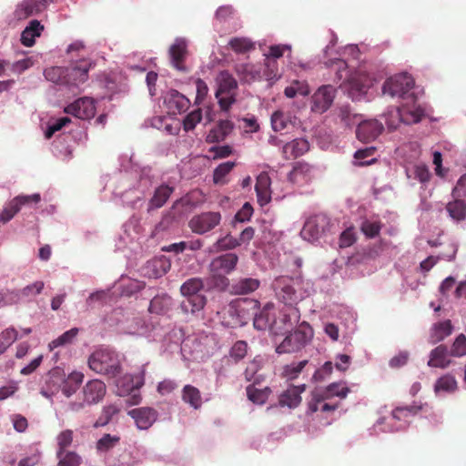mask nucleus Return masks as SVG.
<instances>
[{"label": "nucleus", "mask_w": 466, "mask_h": 466, "mask_svg": "<svg viewBox=\"0 0 466 466\" xmlns=\"http://www.w3.org/2000/svg\"><path fill=\"white\" fill-rule=\"evenodd\" d=\"M119 410L120 408L116 404H108L104 406L100 416L93 425L94 428H99L107 425L113 417L119 412Z\"/></svg>", "instance_id": "e2e57ef3"}, {"label": "nucleus", "mask_w": 466, "mask_h": 466, "mask_svg": "<svg viewBox=\"0 0 466 466\" xmlns=\"http://www.w3.org/2000/svg\"><path fill=\"white\" fill-rule=\"evenodd\" d=\"M458 390V381L456 378L446 373L438 378L433 385V391L437 397H444L452 394Z\"/></svg>", "instance_id": "e433bc0d"}, {"label": "nucleus", "mask_w": 466, "mask_h": 466, "mask_svg": "<svg viewBox=\"0 0 466 466\" xmlns=\"http://www.w3.org/2000/svg\"><path fill=\"white\" fill-rule=\"evenodd\" d=\"M406 176L410 180H417L421 184V189H428L431 174L426 165H415L411 167H406Z\"/></svg>", "instance_id": "37998d69"}, {"label": "nucleus", "mask_w": 466, "mask_h": 466, "mask_svg": "<svg viewBox=\"0 0 466 466\" xmlns=\"http://www.w3.org/2000/svg\"><path fill=\"white\" fill-rule=\"evenodd\" d=\"M380 221L377 216L364 218L361 220L360 229L367 238H372L377 237L380 231Z\"/></svg>", "instance_id": "13d9d810"}, {"label": "nucleus", "mask_w": 466, "mask_h": 466, "mask_svg": "<svg viewBox=\"0 0 466 466\" xmlns=\"http://www.w3.org/2000/svg\"><path fill=\"white\" fill-rule=\"evenodd\" d=\"M446 209L450 217L459 222L466 219V201L461 198H454L452 202H449Z\"/></svg>", "instance_id": "4d7b16f0"}, {"label": "nucleus", "mask_w": 466, "mask_h": 466, "mask_svg": "<svg viewBox=\"0 0 466 466\" xmlns=\"http://www.w3.org/2000/svg\"><path fill=\"white\" fill-rule=\"evenodd\" d=\"M78 333H79V329H77V328H72V329L66 330L62 335H60L56 339H53L48 344L49 350L53 351L56 348L71 345L76 339Z\"/></svg>", "instance_id": "6e6d98bb"}, {"label": "nucleus", "mask_w": 466, "mask_h": 466, "mask_svg": "<svg viewBox=\"0 0 466 466\" xmlns=\"http://www.w3.org/2000/svg\"><path fill=\"white\" fill-rule=\"evenodd\" d=\"M414 79L411 75L402 72L387 78L382 85V94L391 97H405L413 88Z\"/></svg>", "instance_id": "ddd939ff"}, {"label": "nucleus", "mask_w": 466, "mask_h": 466, "mask_svg": "<svg viewBox=\"0 0 466 466\" xmlns=\"http://www.w3.org/2000/svg\"><path fill=\"white\" fill-rule=\"evenodd\" d=\"M171 262L164 255L154 257L147 260L140 268L142 276L148 279H159L170 269Z\"/></svg>", "instance_id": "412c9836"}, {"label": "nucleus", "mask_w": 466, "mask_h": 466, "mask_svg": "<svg viewBox=\"0 0 466 466\" xmlns=\"http://www.w3.org/2000/svg\"><path fill=\"white\" fill-rule=\"evenodd\" d=\"M259 280L254 278H242L235 281L231 286V290L237 295L249 294L257 290L259 287Z\"/></svg>", "instance_id": "09e8293b"}, {"label": "nucleus", "mask_w": 466, "mask_h": 466, "mask_svg": "<svg viewBox=\"0 0 466 466\" xmlns=\"http://www.w3.org/2000/svg\"><path fill=\"white\" fill-rule=\"evenodd\" d=\"M187 40L183 37H177L169 47L170 63L175 69L179 72L186 73L188 71L185 64L187 56Z\"/></svg>", "instance_id": "b1692460"}, {"label": "nucleus", "mask_w": 466, "mask_h": 466, "mask_svg": "<svg viewBox=\"0 0 466 466\" xmlns=\"http://www.w3.org/2000/svg\"><path fill=\"white\" fill-rule=\"evenodd\" d=\"M41 200L39 193L31 195H19L6 202L0 213V226L11 221L14 217L21 210L23 206L37 204Z\"/></svg>", "instance_id": "2eb2a0df"}, {"label": "nucleus", "mask_w": 466, "mask_h": 466, "mask_svg": "<svg viewBox=\"0 0 466 466\" xmlns=\"http://www.w3.org/2000/svg\"><path fill=\"white\" fill-rule=\"evenodd\" d=\"M174 191V187L167 184H161L155 188L153 196L150 198L147 204V212L153 209L160 208L165 205L169 197Z\"/></svg>", "instance_id": "79ce46f5"}, {"label": "nucleus", "mask_w": 466, "mask_h": 466, "mask_svg": "<svg viewBox=\"0 0 466 466\" xmlns=\"http://www.w3.org/2000/svg\"><path fill=\"white\" fill-rule=\"evenodd\" d=\"M240 244L238 242V238L233 237L230 234H228L224 237L219 238L212 246L211 251H226L231 250L239 247Z\"/></svg>", "instance_id": "774afa93"}, {"label": "nucleus", "mask_w": 466, "mask_h": 466, "mask_svg": "<svg viewBox=\"0 0 466 466\" xmlns=\"http://www.w3.org/2000/svg\"><path fill=\"white\" fill-rule=\"evenodd\" d=\"M218 349L214 334H200L186 338L180 347L185 359L203 361L211 356Z\"/></svg>", "instance_id": "423d86ee"}, {"label": "nucleus", "mask_w": 466, "mask_h": 466, "mask_svg": "<svg viewBox=\"0 0 466 466\" xmlns=\"http://www.w3.org/2000/svg\"><path fill=\"white\" fill-rule=\"evenodd\" d=\"M451 352L444 344L435 347L429 353L428 367L445 370L449 368L452 360H451Z\"/></svg>", "instance_id": "f704fd0d"}, {"label": "nucleus", "mask_w": 466, "mask_h": 466, "mask_svg": "<svg viewBox=\"0 0 466 466\" xmlns=\"http://www.w3.org/2000/svg\"><path fill=\"white\" fill-rule=\"evenodd\" d=\"M310 93L309 86L306 81L294 80L290 86H287L284 90V94L289 98H293L299 95L307 96Z\"/></svg>", "instance_id": "0e129e2a"}, {"label": "nucleus", "mask_w": 466, "mask_h": 466, "mask_svg": "<svg viewBox=\"0 0 466 466\" xmlns=\"http://www.w3.org/2000/svg\"><path fill=\"white\" fill-rule=\"evenodd\" d=\"M425 115V110L419 104H405L401 107H389L381 117L390 130L396 129L400 123L411 125L419 123Z\"/></svg>", "instance_id": "0eeeda50"}, {"label": "nucleus", "mask_w": 466, "mask_h": 466, "mask_svg": "<svg viewBox=\"0 0 466 466\" xmlns=\"http://www.w3.org/2000/svg\"><path fill=\"white\" fill-rule=\"evenodd\" d=\"M66 69L63 66H52L49 68L45 69L44 76L46 80L61 85L66 86Z\"/></svg>", "instance_id": "69168bd1"}, {"label": "nucleus", "mask_w": 466, "mask_h": 466, "mask_svg": "<svg viewBox=\"0 0 466 466\" xmlns=\"http://www.w3.org/2000/svg\"><path fill=\"white\" fill-rule=\"evenodd\" d=\"M453 329L450 319L434 323L430 329L429 342L432 345L441 342L453 332Z\"/></svg>", "instance_id": "ea45409f"}, {"label": "nucleus", "mask_w": 466, "mask_h": 466, "mask_svg": "<svg viewBox=\"0 0 466 466\" xmlns=\"http://www.w3.org/2000/svg\"><path fill=\"white\" fill-rule=\"evenodd\" d=\"M300 319V312L294 305H286L280 312L278 319L279 326L281 327L279 333L287 331L289 329L297 324Z\"/></svg>", "instance_id": "a19ab883"}, {"label": "nucleus", "mask_w": 466, "mask_h": 466, "mask_svg": "<svg viewBox=\"0 0 466 466\" xmlns=\"http://www.w3.org/2000/svg\"><path fill=\"white\" fill-rule=\"evenodd\" d=\"M45 288V283L41 280L35 281L31 284L26 285L20 290H12L13 293L17 295V303L21 299L32 300L37 295H39Z\"/></svg>", "instance_id": "5fc2aeb1"}, {"label": "nucleus", "mask_w": 466, "mask_h": 466, "mask_svg": "<svg viewBox=\"0 0 466 466\" xmlns=\"http://www.w3.org/2000/svg\"><path fill=\"white\" fill-rule=\"evenodd\" d=\"M336 88L331 85L319 86L310 98V110L315 114L327 112L336 96Z\"/></svg>", "instance_id": "6ab92c4d"}, {"label": "nucleus", "mask_w": 466, "mask_h": 466, "mask_svg": "<svg viewBox=\"0 0 466 466\" xmlns=\"http://www.w3.org/2000/svg\"><path fill=\"white\" fill-rule=\"evenodd\" d=\"M104 321L110 326H119L122 332L146 338L148 341H159L167 330L156 319L147 321L137 317H130L122 308L114 309Z\"/></svg>", "instance_id": "f03ea898"}, {"label": "nucleus", "mask_w": 466, "mask_h": 466, "mask_svg": "<svg viewBox=\"0 0 466 466\" xmlns=\"http://www.w3.org/2000/svg\"><path fill=\"white\" fill-rule=\"evenodd\" d=\"M238 262V256L236 253L228 252L212 258L208 269L214 278H221V281L227 285L228 279L226 276L236 269Z\"/></svg>", "instance_id": "4468645a"}, {"label": "nucleus", "mask_w": 466, "mask_h": 466, "mask_svg": "<svg viewBox=\"0 0 466 466\" xmlns=\"http://www.w3.org/2000/svg\"><path fill=\"white\" fill-rule=\"evenodd\" d=\"M313 330L307 322H302L298 329L289 332L283 341L277 346L278 354L292 353L300 350L312 339Z\"/></svg>", "instance_id": "9b49d317"}, {"label": "nucleus", "mask_w": 466, "mask_h": 466, "mask_svg": "<svg viewBox=\"0 0 466 466\" xmlns=\"http://www.w3.org/2000/svg\"><path fill=\"white\" fill-rule=\"evenodd\" d=\"M56 466H81L82 457L75 451H69L56 454Z\"/></svg>", "instance_id": "680f3d73"}, {"label": "nucleus", "mask_w": 466, "mask_h": 466, "mask_svg": "<svg viewBox=\"0 0 466 466\" xmlns=\"http://www.w3.org/2000/svg\"><path fill=\"white\" fill-rule=\"evenodd\" d=\"M420 410L427 412L429 407L427 404H412L410 406L397 407L388 418H380L373 427L370 430V435H377L380 432H395L405 430L410 418L416 415Z\"/></svg>", "instance_id": "7ed1b4c3"}, {"label": "nucleus", "mask_w": 466, "mask_h": 466, "mask_svg": "<svg viewBox=\"0 0 466 466\" xmlns=\"http://www.w3.org/2000/svg\"><path fill=\"white\" fill-rule=\"evenodd\" d=\"M83 374L80 372H72L66 379L62 380L60 388L62 393L69 398L76 392L83 381Z\"/></svg>", "instance_id": "de8ad7c7"}, {"label": "nucleus", "mask_w": 466, "mask_h": 466, "mask_svg": "<svg viewBox=\"0 0 466 466\" xmlns=\"http://www.w3.org/2000/svg\"><path fill=\"white\" fill-rule=\"evenodd\" d=\"M330 218L325 214L309 217L300 231L303 239L315 242L330 230Z\"/></svg>", "instance_id": "f8f14e48"}, {"label": "nucleus", "mask_w": 466, "mask_h": 466, "mask_svg": "<svg viewBox=\"0 0 466 466\" xmlns=\"http://www.w3.org/2000/svg\"><path fill=\"white\" fill-rule=\"evenodd\" d=\"M146 367L147 364H144L137 373H126L116 381L117 395L129 396L127 400L129 405H137L141 401L139 390L145 384Z\"/></svg>", "instance_id": "1a4fd4ad"}, {"label": "nucleus", "mask_w": 466, "mask_h": 466, "mask_svg": "<svg viewBox=\"0 0 466 466\" xmlns=\"http://www.w3.org/2000/svg\"><path fill=\"white\" fill-rule=\"evenodd\" d=\"M119 442L118 435L104 434L96 443L97 455L103 458L106 466H134L137 461L129 452L123 451L117 458L111 453Z\"/></svg>", "instance_id": "6e6552de"}, {"label": "nucleus", "mask_w": 466, "mask_h": 466, "mask_svg": "<svg viewBox=\"0 0 466 466\" xmlns=\"http://www.w3.org/2000/svg\"><path fill=\"white\" fill-rule=\"evenodd\" d=\"M328 399L321 389H316L310 393V397L307 403V414L310 415L319 410L322 412L333 411L338 408L337 404L327 402Z\"/></svg>", "instance_id": "72a5a7b5"}, {"label": "nucleus", "mask_w": 466, "mask_h": 466, "mask_svg": "<svg viewBox=\"0 0 466 466\" xmlns=\"http://www.w3.org/2000/svg\"><path fill=\"white\" fill-rule=\"evenodd\" d=\"M236 72L241 80L251 82L261 78V66L250 63H242L236 66Z\"/></svg>", "instance_id": "49530a36"}, {"label": "nucleus", "mask_w": 466, "mask_h": 466, "mask_svg": "<svg viewBox=\"0 0 466 466\" xmlns=\"http://www.w3.org/2000/svg\"><path fill=\"white\" fill-rule=\"evenodd\" d=\"M152 186L150 169L140 168L127 157H121V169L111 175L106 185L124 206L132 209H138L144 206Z\"/></svg>", "instance_id": "f257e3e1"}, {"label": "nucleus", "mask_w": 466, "mask_h": 466, "mask_svg": "<svg viewBox=\"0 0 466 466\" xmlns=\"http://www.w3.org/2000/svg\"><path fill=\"white\" fill-rule=\"evenodd\" d=\"M171 307V298L167 294L155 296L149 304L151 313L161 315L166 313Z\"/></svg>", "instance_id": "bf43d9fd"}, {"label": "nucleus", "mask_w": 466, "mask_h": 466, "mask_svg": "<svg viewBox=\"0 0 466 466\" xmlns=\"http://www.w3.org/2000/svg\"><path fill=\"white\" fill-rule=\"evenodd\" d=\"M305 389V384L289 387L279 395L278 405L282 408L295 409L301 402V393Z\"/></svg>", "instance_id": "c9c22d12"}, {"label": "nucleus", "mask_w": 466, "mask_h": 466, "mask_svg": "<svg viewBox=\"0 0 466 466\" xmlns=\"http://www.w3.org/2000/svg\"><path fill=\"white\" fill-rule=\"evenodd\" d=\"M343 86L352 100L359 101L365 97L370 86V81L361 72H355Z\"/></svg>", "instance_id": "4be33fe9"}, {"label": "nucleus", "mask_w": 466, "mask_h": 466, "mask_svg": "<svg viewBox=\"0 0 466 466\" xmlns=\"http://www.w3.org/2000/svg\"><path fill=\"white\" fill-rule=\"evenodd\" d=\"M44 30V25L38 20H31L21 33V43L27 47L34 46L35 38L39 37Z\"/></svg>", "instance_id": "a18cd8bd"}, {"label": "nucleus", "mask_w": 466, "mask_h": 466, "mask_svg": "<svg viewBox=\"0 0 466 466\" xmlns=\"http://www.w3.org/2000/svg\"><path fill=\"white\" fill-rule=\"evenodd\" d=\"M248 352V344L244 340H238L234 343L229 350V354L228 356H224L221 359V362L226 365H230L231 363H237L247 355Z\"/></svg>", "instance_id": "8fccbe9b"}, {"label": "nucleus", "mask_w": 466, "mask_h": 466, "mask_svg": "<svg viewBox=\"0 0 466 466\" xmlns=\"http://www.w3.org/2000/svg\"><path fill=\"white\" fill-rule=\"evenodd\" d=\"M127 414L135 420L140 431L148 430L157 419V412L153 408L141 407L128 410Z\"/></svg>", "instance_id": "cd10ccee"}, {"label": "nucleus", "mask_w": 466, "mask_h": 466, "mask_svg": "<svg viewBox=\"0 0 466 466\" xmlns=\"http://www.w3.org/2000/svg\"><path fill=\"white\" fill-rule=\"evenodd\" d=\"M164 103L171 114H182L186 112L190 105V100L177 90L170 89L164 96Z\"/></svg>", "instance_id": "2f4dec72"}, {"label": "nucleus", "mask_w": 466, "mask_h": 466, "mask_svg": "<svg viewBox=\"0 0 466 466\" xmlns=\"http://www.w3.org/2000/svg\"><path fill=\"white\" fill-rule=\"evenodd\" d=\"M220 222L221 214L219 212L207 211L193 216L188 222V227L192 232L205 235L217 228Z\"/></svg>", "instance_id": "a211bd4d"}, {"label": "nucleus", "mask_w": 466, "mask_h": 466, "mask_svg": "<svg viewBox=\"0 0 466 466\" xmlns=\"http://www.w3.org/2000/svg\"><path fill=\"white\" fill-rule=\"evenodd\" d=\"M253 325L258 330H269L277 335L281 331L276 319V309L273 304L267 303L261 309L253 313Z\"/></svg>", "instance_id": "dca6fc26"}, {"label": "nucleus", "mask_w": 466, "mask_h": 466, "mask_svg": "<svg viewBox=\"0 0 466 466\" xmlns=\"http://www.w3.org/2000/svg\"><path fill=\"white\" fill-rule=\"evenodd\" d=\"M47 0H23L15 6L14 18L21 21L42 13L47 6Z\"/></svg>", "instance_id": "a878e982"}, {"label": "nucleus", "mask_w": 466, "mask_h": 466, "mask_svg": "<svg viewBox=\"0 0 466 466\" xmlns=\"http://www.w3.org/2000/svg\"><path fill=\"white\" fill-rule=\"evenodd\" d=\"M139 219L133 216L127 222L123 225V233L119 237L116 244L118 249L129 248V245L139 238ZM130 248H132L130 247Z\"/></svg>", "instance_id": "473e14b6"}, {"label": "nucleus", "mask_w": 466, "mask_h": 466, "mask_svg": "<svg viewBox=\"0 0 466 466\" xmlns=\"http://www.w3.org/2000/svg\"><path fill=\"white\" fill-rule=\"evenodd\" d=\"M204 289V281L200 278L187 279L180 287L183 300L180 302V309L183 313L196 317L202 315L207 304V297L200 293Z\"/></svg>", "instance_id": "39448f33"}, {"label": "nucleus", "mask_w": 466, "mask_h": 466, "mask_svg": "<svg viewBox=\"0 0 466 466\" xmlns=\"http://www.w3.org/2000/svg\"><path fill=\"white\" fill-rule=\"evenodd\" d=\"M182 400L188 404L194 410H198L202 406V398L199 390L192 385H186L182 389Z\"/></svg>", "instance_id": "603ef678"}, {"label": "nucleus", "mask_w": 466, "mask_h": 466, "mask_svg": "<svg viewBox=\"0 0 466 466\" xmlns=\"http://www.w3.org/2000/svg\"><path fill=\"white\" fill-rule=\"evenodd\" d=\"M324 65L330 73L334 74L333 81L340 83V86H343L349 78L354 74L351 73L348 63L342 58H328L324 62Z\"/></svg>", "instance_id": "c85d7f7f"}, {"label": "nucleus", "mask_w": 466, "mask_h": 466, "mask_svg": "<svg viewBox=\"0 0 466 466\" xmlns=\"http://www.w3.org/2000/svg\"><path fill=\"white\" fill-rule=\"evenodd\" d=\"M228 47L236 54H247L255 49L256 43L247 36H234L228 40Z\"/></svg>", "instance_id": "3c124183"}, {"label": "nucleus", "mask_w": 466, "mask_h": 466, "mask_svg": "<svg viewBox=\"0 0 466 466\" xmlns=\"http://www.w3.org/2000/svg\"><path fill=\"white\" fill-rule=\"evenodd\" d=\"M116 301L112 288L108 289L96 290L91 293L86 299V305L90 309H99L104 306H111Z\"/></svg>", "instance_id": "4c0bfd02"}, {"label": "nucleus", "mask_w": 466, "mask_h": 466, "mask_svg": "<svg viewBox=\"0 0 466 466\" xmlns=\"http://www.w3.org/2000/svg\"><path fill=\"white\" fill-rule=\"evenodd\" d=\"M383 129L381 121L376 118L364 119L362 116L356 128V137L360 141L369 143L375 140Z\"/></svg>", "instance_id": "5701e85b"}, {"label": "nucleus", "mask_w": 466, "mask_h": 466, "mask_svg": "<svg viewBox=\"0 0 466 466\" xmlns=\"http://www.w3.org/2000/svg\"><path fill=\"white\" fill-rule=\"evenodd\" d=\"M335 123L346 127L352 128L359 125L362 115L355 112L350 105H341L333 111Z\"/></svg>", "instance_id": "c756f323"}, {"label": "nucleus", "mask_w": 466, "mask_h": 466, "mask_svg": "<svg viewBox=\"0 0 466 466\" xmlns=\"http://www.w3.org/2000/svg\"><path fill=\"white\" fill-rule=\"evenodd\" d=\"M309 165L299 163L289 173L288 179L293 185L302 186L309 180Z\"/></svg>", "instance_id": "864d4df0"}, {"label": "nucleus", "mask_w": 466, "mask_h": 466, "mask_svg": "<svg viewBox=\"0 0 466 466\" xmlns=\"http://www.w3.org/2000/svg\"><path fill=\"white\" fill-rule=\"evenodd\" d=\"M91 67L92 62L89 58H79L76 62H70V65L66 67V86L70 88L78 87L87 80Z\"/></svg>", "instance_id": "f3484780"}, {"label": "nucleus", "mask_w": 466, "mask_h": 466, "mask_svg": "<svg viewBox=\"0 0 466 466\" xmlns=\"http://www.w3.org/2000/svg\"><path fill=\"white\" fill-rule=\"evenodd\" d=\"M66 114L73 115L79 119H90L94 117L96 114V106L93 98L85 96L76 99L73 103L69 104L66 108Z\"/></svg>", "instance_id": "393cba45"}, {"label": "nucleus", "mask_w": 466, "mask_h": 466, "mask_svg": "<svg viewBox=\"0 0 466 466\" xmlns=\"http://www.w3.org/2000/svg\"><path fill=\"white\" fill-rule=\"evenodd\" d=\"M106 392V384L97 379L91 380L83 387L84 402L93 405L100 402Z\"/></svg>", "instance_id": "7c9ffc66"}, {"label": "nucleus", "mask_w": 466, "mask_h": 466, "mask_svg": "<svg viewBox=\"0 0 466 466\" xmlns=\"http://www.w3.org/2000/svg\"><path fill=\"white\" fill-rule=\"evenodd\" d=\"M123 356L114 349L100 346L93 350L87 360L94 372L107 378H116L122 371Z\"/></svg>", "instance_id": "20e7f679"}, {"label": "nucleus", "mask_w": 466, "mask_h": 466, "mask_svg": "<svg viewBox=\"0 0 466 466\" xmlns=\"http://www.w3.org/2000/svg\"><path fill=\"white\" fill-rule=\"evenodd\" d=\"M276 297L285 305H295L298 303L294 278L279 276L272 283Z\"/></svg>", "instance_id": "aec40b11"}, {"label": "nucleus", "mask_w": 466, "mask_h": 466, "mask_svg": "<svg viewBox=\"0 0 466 466\" xmlns=\"http://www.w3.org/2000/svg\"><path fill=\"white\" fill-rule=\"evenodd\" d=\"M309 149V144L305 138H296L283 145V155L286 158H297Z\"/></svg>", "instance_id": "c03bdc74"}, {"label": "nucleus", "mask_w": 466, "mask_h": 466, "mask_svg": "<svg viewBox=\"0 0 466 466\" xmlns=\"http://www.w3.org/2000/svg\"><path fill=\"white\" fill-rule=\"evenodd\" d=\"M270 185L271 180L268 173L262 172L257 177L255 190L260 206H265L271 200Z\"/></svg>", "instance_id": "58836bf2"}, {"label": "nucleus", "mask_w": 466, "mask_h": 466, "mask_svg": "<svg viewBox=\"0 0 466 466\" xmlns=\"http://www.w3.org/2000/svg\"><path fill=\"white\" fill-rule=\"evenodd\" d=\"M294 284L296 286L298 302L311 296L315 291L313 283L309 279H304L301 277H296L294 278Z\"/></svg>", "instance_id": "052dcab7"}, {"label": "nucleus", "mask_w": 466, "mask_h": 466, "mask_svg": "<svg viewBox=\"0 0 466 466\" xmlns=\"http://www.w3.org/2000/svg\"><path fill=\"white\" fill-rule=\"evenodd\" d=\"M321 390L328 400L332 397L345 399L350 392V389L345 382H334Z\"/></svg>", "instance_id": "338daca9"}, {"label": "nucleus", "mask_w": 466, "mask_h": 466, "mask_svg": "<svg viewBox=\"0 0 466 466\" xmlns=\"http://www.w3.org/2000/svg\"><path fill=\"white\" fill-rule=\"evenodd\" d=\"M215 96L222 111L228 112L236 102L238 92V82L235 77L227 70L220 71L215 79Z\"/></svg>", "instance_id": "9d476101"}, {"label": "nucleus", "mask_w": 466, "mask_h": 466, "mask_svg": "<svg viewBox=\"0 0 466 466\" xmlns=\"http://www.w3.org/2000/svg\"><path fill=\"white\" fill-rule=\"evenodd\" d=\"M145 287L143 281L121 276L120 279L111 287L114 296L116 297H131L142 290Z\"/></svg>", "instance_id": "bb28decb"}]
</instances>
